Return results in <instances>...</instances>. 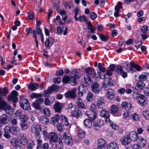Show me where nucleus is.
<instances>
[{"instance_id": "64", "label": "nucleus", "mask_w": 149, "mask_h": 149, "mask_svg": "<svg viewBox=\"0 0 149 149\" xmlns=\"http://www.w3.org/2000/svg\"><path fill=\"white\" fill-rule=\"evenodd\" d=\"M142 148L138 143L135 144L133 146V149H142Z\"/></svg>"}, {"instance_id": "14", "label": "nucleus", "mask_w": 149, "mask_h": 149, "mask_svg": "<svg viewBox=\"0 0 149 149\" xmlns=\"http://www.w3.org/2000/svg\"><path fill=\"white\" fill-rule=\"evenodd\" d=\"M85 114L89 118V119L93 121L96 118L97 115V113L92 112L90 111H86Z\"/></svg>"}, {"instance_id": "3", "label": "nucleus", "mask_w": 149, "mask_h": 149, "mask_svg": "<svg viewBox=\"0 0 149 149\" xmlns=\"http://www.w3.org/2000/svg\"><path fill=\"white\" fill-rule=\"evenodd\" d=\"M20 104V106L24 110H26L28 109L30 105V103L28 100L24 98V96L22 95L19 98Z\"/></svg>"}, {"instance_id": "53", "label": "nucleus", "mask_w": 149, "mask_h": 149, "mask_svg": "<svg viewBox=\"0 0 149 149\" xmlns=\"http://www.w3.org/2000/svg\"><path fill=\"white\" fill-rule=\"evenodd\" d=\"M84 80L86 84L88 85L90 84L89 82H90L91 80V78L88 75L85 76L84 78Z\"/></svg>"}, {"instance_id": "63", "label": "nucleus", "mask_w": 149, "mask_h": 149, "mask_svg": "<svg viewBox=\"0 0 149 149\" xmlns=\"http://www.w3.org/2000/svg\"><path fill=\"white\" fill-rule=\"evenodd\" d=\"M38 146L37 147V149H40L42 148L41 145L42 143V140L40 139H38Z\"/></svg>"}, {"instance_id": "26", "label": "nucleus", "mask_w": 149, "mask_h": 149, "mask_svg": "<svg viewBox=\"0 0 149 149\" xmlns=\"http://www.w3.org/2000/svg\"><path fill=\"white\" fill-rule=\"evenodd\" d=\"M39 86V84L37 83H31L29 84V87L30 90L33 91L37 89Z\"/></svg>"}, {"instance_id": "25", "label": "nucleus", "mask_w": 149, "mask_h": 149, "mask_svg": "<svg viewBox=\"0 0 149 149\" xmlns=\"http://www.w3.org/2000/svg\"><path fill=\"white\" fill-rule=\"evenodd\" d=\"M148 72L143 73L141 75L139 76L138 80L139 81H146L148 79L147 76L148 75Z\"/></svg>"}, {"instance_id": "29", "label": "nucleus", "mask_w": 149, "mask_h": 149, "mask_svg": "<svg viewBox=\"0 0 149 149\" xmlns=\"http://www.w3.org/2000/svg\"><path fill=\"white\" fill-rule=\"evenodd\" d=\"M131 115V113L127 110L124 111L123 113V118L127 120H128L130 119Z\"/></svg>"}, {"instance_id": "55", "label": "nucleus", "mask_w": 149, "mask_h": 149, "mask_svg": "<svg viewBox=\"0 0 149 149\" xmlns=\"http://www.w3.org/2000/svg\"><path fill=\"white\" fill-rule=\"evenodd\" d=\"M18 128L16 126H13L11 127V130L12 131L11 133L13 134H16L17 132V129Z\"/></svg>"}, {"instance_id": "17", "label": "nucleus", "mask_w": 149, "mask_h": 149, "mask_svg": "<svg viewBox=\"0 0 149 149\" xmlns=\"http://www.w3.org/2000/svg\"><path fill=\"white\" fill-rule=\"evenodd\" d=\"M63 105L62 103L59 102L56 103L54 107V111L58 113L61 111V109L63 107Z\"/></svg>"}, {"instance_id": "40", "label": "nucleus", "mask_w": 149, "mask_h": 149, "mask_svg": "<svg viewBox=\"0 0 149 149\" xmlns=\"http://www.w3.org/2000/svg\"><path fill=\"white\" fill-rule=\"evenodd\" d=\"M137 140L139 142L138 144L142 147L143 148L145 146L146 144V141L143 138H139L137 139Z\"/></svg>"}, {"instance_id": "48", "label": "nucleus", "mask_w": 149, "mask_h": 149, "mask_svg": "<svg viewBox=\"0 0 149 149\" xmlns=\"http://www.w3.org/2000/svg\"><path fill=\"white\" fill-rule=\"evenodd\" d=\"M66 144L69 145H72L73 143V141L72 137H69V138L67 139L64 141Z\"/></svg>"}, {"instance_id": "10", "label": "nucleus", "mask_w": 149, "mask_h": 149, "mask_svg": "<svg viewBox=\"0 0 149 149\" xmlns=\"http://www.w3.org/2000/svg\"><path fill=\"white\" fill-rule=\"evenodd\" d=\"M104 123L103 120L98 119L94 122L93 127L95 130H98L103 125Z\"/></svg>"}, {"instance_id": "16", "label": "nucleus", "mask_w": 149, "mask_h": 149, "mask_svg": "<svg viewBox=\"0 0 149 149\" xmlns=\"http://www.w3.org/2000/svg\"><path fill=\"white\" fill-rule=\"evenodd\" d=\"M93 91L95 93H99L101 91L100 88L99 86V84L97 83H95L91 86Z\"/></svg>"}, {"instance_id": "35", "label": "nucleus", "mask_w": 149, "mask_h": 149, "mask_svg": "<svg viewBox=\"0 0 149 149\" xmlns=\"http://www.w3.org/2000/svg\"><path fill=\"white\" fill-rule=\"evenodd\" d=\"M99 36L100 39L102 41L104 42L107 41L109 38V37L107 35H104L103 34H100L99 35Z\"/></svg>"}, {"instance_id": "32", "label": "nucleus", "mask_w": 149, "mask_h": 149, "mask_svg": "<svg viewBox=\"0 0 149 149\" xmlns=\"http://www.w3.org/2000/svg\"><path fill=\"white\" fill-rule=\"evenodd\" d=\"M60 117L58 114H56L54 116L52 117L51 119V121L52 124H54L57 122L59 119Z\"/></svg>"}, {"instance_id": "33", "label": "nucleus", "mask_w": 149, "mask_h": 149, "mask_svg": "<svg viewBox=\"0 0 149 149\" xmlns=\"http://www.w3.org/2000/svg\"><path fill=\"white\" fill-rule=\"evenodd\" d=\"M70 75L72 77H74L75 78V79L77 80V79H79V75L78 72L75 70H72L71 71Z\"/></svg>"}, {"instance_id": "45", "label": "nucleus", "mask_w": 149, "mask_h": 149, "mask_svg": "<svg viewBox=\"0 0 149 149\" xmlns=\"http://www.w3.org/2000/svg\"><path fill=\"white\" fill-rule=\"evenodd\" d=\"M43 96L42 94L32 93L31 95V97L32 99L34 98H38V97H41Z\"/></svg>"}, {"instance_id": "42", "label": "nucleus", "mask_w": 149, "mask_h": 149, "mask_svg": "<svg viewBox=\"0 0 149 149\" xmlns=\"http://www.w3.org/2000/svg\"><path fill=\"white\" fill-rule=\"evenodd\" d=\"M145 83L142 81H139L137 83L136 86L140 90H142L145 86Z\"/></svg>"}, {"instance_id": "43", "label": "nucleus", "mask_w": 149, "mask_h": 149, "mask_svg": "<svg viewBox=\"0 0 149 149\" xmlns=\"http://www.w3.org/2000/svg\"><path fill=\"white\" fill-rule=\"evenodd\" d=\"M61 118L62 119V123L63 124L66 126L69 125L68 119L65 116L61 115Z\"/></svg>"}, {"instance_id": "19", "label": "nucleus", "mask_w": 149, "mask_h": 149, "mask_svg": "<svg viewBox=\"0 0 149 149\" xmlns=\"http://www.w3.org/2000/svg\"><path fill=\"white\" fill-rule=\"evenodd\" d=\"M96 103L97 106L98 108L102 109L105 106L104 100L102 97L98 99Z\"/></svg>"}, {"instance_id": "38", "label": "nucleus", "mask_w": 149, "mask_h": 149, "mask_svg": "<svg viewBox=\"0 0 149 149\" xmlns=\"http://www.w3.org/2000/svg\"><path fill=\"white\" fill-rule=\"evenodd\" d=\"M81 100L80 98H78L77 100V103L78 107L80 109L84 108L85 105L82 102L80 101Z\"/></svg>"}, {"instance_id": "44", "label": "nucleus", "mask_w": 149, "mask_h": 149, "mask_svg": "<svg viewBox=\"0 0 149 149\" xmlns=\"http://www.w3.org/2000/svg\"><path fill=\"white\" fill-rule=\"evenodd\" d=\"M69 83L71 85L75 86L77 84V80L75 79V78L71 77L70 78Z\"/></svg>"}, {"instance_id": "36", "label": "nucleus", "mask_w": 149, "mask_h": 149, "mask_svg": "<svg viewBox=\"0 0 149 149\" xmlns=\"http://www.w3.org/2000/svg\"><path fill=\"white\" fill-rule=\"evenodd\" d=\"M99 146L106 147L107 146L106 141L104 139H101L98 140L97 142Z\"/></svg>"}, {"instance_id": "8", "label": "nucleus", "mask_w": 149, "mask_h": 149, "mask_svg": "<svg viewBox=\"0 0 149 149\" xmlns=\"http://www.w3.org/2000/svg\"><path fill=\"white\" fill-rule=\"evenodd\" d=\"M44 101V99L42 98H40L36 100L33 103V106L36 109L40 110L41 109L40 104Z\"/></svg>"}, {"instance_id": "9", "label": "nucleus", "mask_w": 149, "mask_h": 149, "mask_svg": "<svg viewBox=\"0 0 149 149\" xmlns=\"http://www.w3.org/2000/svg\"><path fill=\"white\" fill-rule=\"evenodd\" d=\"M48 138L49 140V143L51 142L56 143L58 140V136L57 134L54 132H51L49 133L48 136Z\"/></svg>"}, {"instance_id": "34", "label": "nucleus", "mask_w": 149, "mask_h": 149, "mask_svg": "<svg viewBox=\"0 0 149 149\" xmlns=\"http://www.w3.org/2000/svg\"><path fill=\"white\" fill-rule=\"evenodd\" d=\"M111 79V77L107 78L105 79L103 82V86L106 88L108 87L110 84V81Z\"/></svg>"}, {"instance_id": "30", "label": "nucleus", "mask_w": 149, "mask_h": 149, "mask_svg": "<svg viewBox=\"0 0 149 149\" xmlns=\"http://www.w3.org/2000/svg\"><path fill=\"white\" fill-rule=\"evenodd\" d=\"M19 141L20 143L24 145H26L27 143L26 138L24 135L20 136Z\"/></svg>"}, {"instance_id": "46", "label": "nucleus", "mask_w": 149, "mask_h": 149, "mask_svg": "<svg viewBox=\"0 0 149 149\" xmlns=\"http://www.w3.org/2000/svg\"><path fill=\"white\" fill-rule=\"evenodd\" d=\"M122 67L120 65H117L116 67V71L118 74H121L123 72Z\"/></svg>"}, {"instance_id": "24", "label": "nucleus", "mask_w": 149, "mask_h": 149, "mask_svg": "<svg viewBox=\"0 0 149 149\" xmlns=\"http://www.w3.org/2000/svg\"><path fill=\"white\" fill-rule=\"evenodd\" d=\"M8 90L7 88L6 87L4 88L3 90L0 89V102L4 101L2 100V97L1 96V95L3 96H6L8 93Z\"/></svg>"}, {"instance_id": "28", "label": "nucleus", "mask_w": 149, "mask_h": 149, "mask_svg": "<svg viewBox=\"0 0 149 149\" xmlns=\"http://www.w3.org/2000/svg\"><path fill=\"white\" fill-rule=\"evenodd\" d=\"M108 149H118V147L116 143L114 142L110 143L108 146Z\"/></svg>"}, {"instance_id": "51", "label": "nucleus", "mask_w": 149, "mask_h": 149, "mask_svg": "<svg viewBox=\"0 0 149 149\" xmlns=\"http://www.w3.org/2000/svg\"><path fill=\"white\" fill-rule=\"evenodd\" d=\"M118 109L117 107L115 105H112L111 107V111L112 113H115L117 112Z\"/></svg>"}, {"instance_id": "52", "label": "nucleus", "mask_w": 149, "mask_h": 149, "mask_svg": "<svg viewBox=\"0 0 149 149\" xmlns=\"http://www.w3.org/2000/svg\"><path fill=\"white\" fill-rule=\"evenodd\" d=\"M78 136L80 138H83L85 136V132L81 130H78Z\"/></svg>"}, {"instance_id": "18", "label": "nucleus", "mask_w": 149, "mask_h": 149, "mask_svg": "<svg viewBox=\"0 0 149 149\" xmlns=\"http://www.w3.org/2000/svg\"><path fill=\"white\" fill-rule=\"evenodd\" d=\"M15 116L17 117H19L21 119H23L24 118H25L26 119L28 117V116L24 114H23L22 111L20 110H17L15 114Z\"/></svg>"}, {"instance_id": "31", "label": "nucleus", "mask_w": 149, "mask_h": 149, "mask_svg": "<svg viewBox=\"0 0 149 149\" xmlns=\"http://www.w3.org/2000/svg\"><path fill=\"white\" fill-rule=\"evenodd\" d=\"M93 121H91V120L89 119L85 120L84 121V123L86 127L91 128L92 126V122Z\"/></svg>"}, {"instance_id": "37", "label": "nucleus", "mask_w": 149, "mask_h": 149, "mask_svg": "<svg viewBox=\"0 0 149 149\" xmlns=\"http://www.w3.org/2000/svg\"><path fill=\"white\" fill-rule=\"evenodd\" d=\"M40 121L43 124H47L48 123L49 119L45 116H42L40 117Z\"/></svg>"}, {"instance_id": "1", "label": "nucleus", "mask_w": 149, "mask_h": 149, "mask_svg": "<svg viewBox=\"0 0 149 149\" xmlns=\"http://www.w3.org/2000/svg\"><path fill=\"white\" fill-rule=\"evenodd\" d=\"M0 108L4 110L8 114L12 115L14 113V110L13 108L5 101L0 102Z\"/></svg>"}, {"instance_id": "23", "label": "nucleus", "mask_w": 149, "mask_h": 149, "mask_svg": "<svg viewBox=\"0 0 149 149\" xmlns=\"http://www.w3.org/2000/svg\"><path fill=\"white\" fill-rule=\"evenodd\" d=\"M131 139L128 136L121 138V141L123 145H128L131 141Z\"/></svg>"}, {"instance_id": "57", "label": "nucleus", "mask_w": 149, "mask_h": 149, "mask_svg": "<svg viewBox=\"0 0 149 149\" xmlns=\"http://www.w3.org/2000/svg\"><path fill=\"white\" fill-rule=\"evenodd\" d=\"M97 67L99 68V70L102 72H104L106 71V69L104 67L102 66L101 64L100 63H98Z\"/></svg>"}, {"instance_id": "56", "label": "nucleus", "mask_w": 149, "mask_h": 149, "mask_svg": "<svg viewBox=\"0 0 149 149\" xmlns=\"http://www.w3.org/2000/svg\"><path fill=\"white\" fill-rule=\"evenodd\" d=\"M132 118L135 121H138L139 119V115L136 113H134L132 115Z\"/></svg>"}, {"instance_id": "54", "label": "nucleus", "mask_w": 149, "mask_h": 149, "mask_svg": "<svg viewBox=\"0 0 149 149\" xmlns=\"http://www.w3.org/2000/svg\"><path fill=\"white\" fill-rule=\"evenodd\" d=\"M93 95L91 92H88L87 96V100L88 102H91L93 100Z\"/></svg>"}, {"instance_id": "7", "label": "nucleus", "mask_w": 149, "mask_h": 149, "mask_svg": "<svg viewBox=\"0 0 149 149\" xmlns=\"http://www.w3.org/2000/svg\"><path fill=\"white\" fill-rule=\"evenodd\" d=\"M110 111L105 110H102L100 113V116L105 118V121L106 123L109 122L110 120L109 118L110 116Z\"/></svg>"}, {"instance_id": "49", "label": "nucleus", "mask_w": 149, "mask_h": 149, "mask_svg": "<svg viewBox=\"0 0 149 149\" xmlns=\"http://www.w3.org/2000/svg\"><path fill=\"white\" fill-rule=\"evenodd\" d=\"M70 78V77L69 76L67 75L65 76L62 79V81L65 84L69 83Z\"/></svg>"}, {"instance_id": "62", "label": "nucleus", "mask_w": 149, "mask_h": 149, "mask_svg": "<svg viewBox=\"0 0 149 149\" xmlns=\"http://www.w3.org/2000/svg\"><path fill=\"white\" fill-rule=\"evenodd\" d=\"M43 113L47 116L50 115V111L48 108H45L43 111Z\"/></svg>"}, {"instance_id": "5", "label": "nucleus", "mask_w": 149, "mask_h": 149, "mask_svg": "<svg viewBox=\"0 0 149 149\" xmlns=\"http://www.w3.org/2000/svg\"><path fill=\"white\" fill-rule=\"evenodd\" d=\"M137 100L139 103L142 106H145L147 103V100L146 97L143 95L140 94L138 97Z\"/></svg>"}, {"instance_id": "6", "label": "nucleus", "mask_w": 149, "mask_h": 149, "mask_svg": "<svg viewBox=\"0 0 149 149\" xmlns=\"http://www.w3.org/2000/svg\"><path fill=\"white\" fill-rule=\"evenodd\" d=\"M130 67L129 68V69L132 73L136 72V70L139 71L141 70V67L139 65L135 64L134 62H130Z\"/></svg>"}, {"instance_id": "41", "label": "nucleus", "mask_w": 149, "mask_h": 149, "mask_svg": "<svg viewBox=\"0 0 149 149\" xmlns=\"http://www.w3.org/2000/svg\"><path fill=\"white\" fill-rule=\"evenodd\" d=\"M140 94H139V91L138 89L136 88H134L133 89V96L134 99H137Z\"/></svg>"}, {"instance_id": "20", "label": "nucleus", "mask_w": 149, "mask_h": 149, "mask_svg": "<svg viewBox=\"0 0 149 149\" xmlns=\"http://www.w3.org/2000/svg\"><path fill=\"white\" fill-rule=\"evenodd\" d=\"M115 95V93L113 89H108L106 93L107 97L109 100L112 99Z\"/></svg>"}, {"instance_id": "39", "label": "nucleus", "mask_w": 149, "mask_h": 149, "mask_svg": "<svg viewBox=\"0 0 149 149\" xmlns=\"http://www.w3.org/2000/svg\"><path fill=\"white\" fill-rule=\"evenodd\" d=\"M10 143L11 144L15 146L16 145H18V141L17 139L15 138H12L10 140Z\"/></svg>"}, {"instance_id": "4", "label": "nucleus", "mask_w": 149, "mask_h": 149, "mask_svg": "<svg viewBox=\"0 0 149 149\" xmlns=\"http://www.w3.org/2000/svg\"><path fill=\"white\" fill-rule=\"evenodd\" d=\"M77 91V89H74L72 90L69 91L65 93L64 96L67 98H75L77 96L76 93Z\"/></svg>"}, {"instance_id": "27", "label": "nucleus", "mask_w": 149, "mask_h": 149, "mask_svg": "<svg viewBox=\"0 0 149 149\" xmlns=\"http://www.w3.org/2000/svg\"><path fill=\"white\" fill-rule=\"evenodd\" d=\"M40 127L39 125H33L31 128V132L33 133H35L38 131H40Z\"/></svg>"}, {"instance_id": "21", "label": "nucleus", "mask_w": 149, "mask_h": 149, "mask_svg": "<svg viewBox=\"0 0 149 149\" xmlns=\"http://www.w3.org/2000/svg\"><path fill=\"white\" fill-rule=\"evenodd\" d=\"M138 134L134 131H132L130 132L129 136L131 141H135L138 139L137 136Z\"/></svg>"}, {"instance_id": "22", "label": "nucleus", "mask_w": 149, "mask_h": 149, "mask_svg": "<svg viewBox=\"0 0 149 149\" xmlns=\"http://www.w3.org/2000/svg\"><path fill=\"white\" fill-rule=\"evenodd\" d=\"M121 106L122 108L127 110H130L132 108L131 104L126 102H123L121 104Z\"/></svg>"}, {"instance_id": "2", "label": "nucleus", "mask_w": 149, "mask_h": 149, "mask_svg": "<svg viewBox=\"0 0 149 149\" xmlns=\"http://www.w3.org/2000/svg\"><path fill=\"white\" fill-rule=\"evenodd\" d=\"M18 93L17 91L15 90L13 91L11 93V94L8 95L7 98L8 101H12L14 103L13 104V106L15 107L16 106V103L18 101V98L17 96Z\"/></svg>"}, {"instance_id": "12", "label": "nucleus", "mask_w": 149, "mask_h": 149, "mask_svg": "<svg viewBox=\"0 0 149 149\" xmlns=\"http://www.w3.org/2000/svg\"><path fill=\"white\" fill-rule=\"evenodd\" d=\"M28 119V117L26 119L25 118L21 120L20 125L21 129L22 130H25L28 128L29 127V124L27 122Z\"/></svg>"}, {"instance_id": "47", "label": "nucleus", "mask_w": 149, "mask_h": 149, "mask_svg": "<svg viewBox=\"0 0 149 149\" xmlns=\"http://www.w3.org/2000/svg\"><path fill=\"white\" fill-rule=\"evenodd\" d=\"M86 18L85 15H81L75 20V21H79L81 22H86Z\"/></svg>"}, {"instance_id": "13", "label": "nucleus", "mask_w": 149, "mask_h": 149, "mask_svg": "<svg viewBox=\"0 0 149 149\" xmlns=\"http://www.w3.org/2000/svg\"><path fill=\"white\" fill-rule=\"evenodd\" d=\"M9 117L6 114H2L0 116V121L3 124H7L9 122Z\"/></svg>"}, {"instance_id": "58", "label": "nucleus", "mask_w": 149, "mask_h": 149, "mask_svg": "<svg viewBox=\"0 0 149 149\" xmlns=\"http://www.w3.org/2000/svg\"><path fill=\"white\" fill-rule=\"evenodd\" d=\"M4 131L5 133H11L12 131L11 130V127L9 126H6L4 128Z\"/></svg>"}, {"instance_id": "59", "label": "nucleus", "mask_w": 149, "mask_h": 149, "mask_svg": "<svg viewBox=\"0 0 149 149\" xmlns=\"http://www.w3.org/2000/svg\"><path fill=\"white\" fill-rule=\"evenodd\" d=\"M148 30V29L147 26L144 25L141 27V32L145 33Z\"/></svg>"}, {"instance_id": "11", "label": "nucleus", "mask_w": 149, "mask_h": 149, "mask_svg": "<svg viewBox=\"0 0 149 149\" xmlns=\"http://www.w3.org/2000/svg\"><path fill=\"white\" fill-rule=\"evenodd\" d=\"M78 88L79 90L78 94L80 97L83 96L86 93V90H87L86 86L81 84L79 86Z\"/></svg>"}, {"instance_id": "60", "label": "nucleus", "mask_w": 149, "mask_h": 149, "mask_svg": "<svg viewBox=\"0 0 149 149\" xmlns=\"http://www.w3.org/2000/svg\"><path fill=\"white\" fill-rule=\"evenodd\" d=\"M143 115L146 118L149 120V110L144 111Z\"/></svg>"}, {"instance_id": "50", "label": "nucleus", "mask_w": 149, "mask_h": 149, "mask_svg": "<svg viewBox=\"0 0 149 149\" xmlns=\"http://www.w3.org/2000/svg\"><path fill=\"white\" fill-rule=\"evenodd\" d=\"M90 109L91 112H92L97 113V108L96 105L94 104H92L90 107Z\"/></svg>"}, {"instance_id": "15", "label": "nucleus", "mask_w": 149, "mask_h": 149, "mask_svg": "<svg viewBox=\"0 0 149 149\" xmlns=\"http://www.w3.org/2000/svg\"><path fill=\"white\" fill-rule=\"evenodd\" d=\"M82 113L81 111L79 109L73 110L71 112V115L74 117L77 118L82 116Z\"/></svg>"}, {"instance_id": "61", "label": "nucleus", "mask_w": 149, "mask_h": 149, "mask_svg": "<svg viewBox=\"0 0 149 149\" xmlns=\"http://www.w3.org/2000/svg\"><path fill=\"white\" fill-rule=\"evenodd\" d=\"M28 16L29 18L31 19H33L34 16V13L32 11L29 12L27 13Z\"/></svg>"}]
</instances>
